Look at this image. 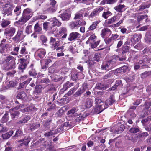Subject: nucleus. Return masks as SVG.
Instances as JSON below:
<instances>
[{
    "label": "nucleus",
    "mask_w": 151,
    "mask_h": 151,
    "mask_svg": "<svg viewBox=\"0 0 151 151\" xmlns=\"http://www.w3.org/2000/svg\"><path fill=\"white\" fill-rule=\"evenodd\" d=\"M14 6L12 4L9 3L5 4L3 6V14L7 16L12 15V11Z\"/></svg>",
    "instance_id": "1"
},
{
    "label": "nucleus",
    "mask_w": 151,
    "mask_h": 151,
    "mask_svg": "<svg viewBox=\"0 0 151 151\" xmlns=\"http://www.w3.org/2000/svg\"><path fill=\"white\" fill-rule=\"evenodd\" d=\"M86 22L83 20L72 21L69 24L70 27L72 29H77L79 27L86 24Z\"/></svg>",
    "instance_id": "2"
},
{
    "label": "nucleus",
    "mask_w": 151,
    "mask_h": 151,
    "mask_svg": "<svg viewBox=\"0 0 151 151\" xmlns=\"http://www.w3.org/2000/svg\"><path fill=\"white\" fill-rule=\"evenodd\" d=\"M16 29L14 27H9L6 29L4 34L6 38H9L12 37L15 33Z\"/></svg>",
    "instance_id": "3"
},
{
    "label": "nucleus",
    "mask_w": 151,
    "mask_h": 151,
    "mask_svg": "<svg viewBox=\"0 0 151 151\" xmlns=\"http://www.w3.org/2000/svg\"><path fill=\"white\" fill-rule=\"evenodd\" d=\"M99 54L96 53L94 55L93 58H91L90 57H89V60L87 61L86 63L90 66H92L96 63V62L99 60Z\"/></svg>",
    "instance_id": "4"
},
{
    "label": "nucleus",
    "mask_w": 151,
    "mask_h": 151,
    "mask_svg": "<svg viewBox=\"0 0 151 151\" xmlns=\"http://www.w3.org/2000/svg\"><path fill=\"white\" fill-rule=\"evenodd\" d=\"M114 65H113L109 61L104 62L101 66V69L103 70L108 71L111 70Z\"/></svg>",
    "instance_id": "5"
},
{
    "label": "nucleus",
    "mask_w": 151,
    "mask_h": 151,
    "mask_svg": "<svg viewBox=\"0 0 151 151\" xmlns=\"http://www.w3.org/2000/svg\"><path fill=\"white\" fill-rule=\"evenodd\" d=\"M80 37L81 35L80 33L77 32H73L70 34L68 39V40L70 41H75L80 38Z\"/></svg>",
    "instance_id": "6"
},
{
    "label": "nucleus",
    "mask_w": 151,
    "mask_h": 151,
    "mask_svg": "<svg viewBox=\"0 0 151 151\" xmlns=\"http://www.w3.org/2000/svg\"><path fill=\"white\" fill-rule=\"evenodd\" d=\"M126 59V57L124 56L122 57L121 58H119L118 55H114L111 57V59L109 61L113 65L115 66V64L117 60H119V61H124Z\"/></svg>",
    "instance_id": "7"
},
{
    "label": "nucleus",
    "mask_w": 151,
    "mask_h": 151,
    "mask_svg": "<svg viewBox=\"0 0 151 151\" xmlns=\"http://www.w3.org/2000/svg\"><path fill=\"white\" fill-rule=\"evenodd\" d=\"M24 107V105L19 106L18 107L17 106L15 108H12L10 109V111H13L12 112H11V116L12 118L13 119L15 118H17L19 116L20 114L19 112L18 111H14L16 109H20Z\"/></svg>",
    "instance_id": "8"
},
{
    "label": "nucleus",
    "mask_w": 151,
    "mask_h": 151,
    "mask_svg": "<svg viewBox=\"0 0 151 151\" xmlns=\"http://www.w3.org/2000/svg\"><path fill=\"white\" fill-rule=\"evenodd\" d=\"M31 140V138L29 136L25 137L24 139H22L18 141V142L20 143L19 146H22L23 145L27 146Z\"/></svg>",
    "instance_id": "9"
},
{
    "label": "nucleus",
    "mask_w": 151,
    "mask_h": 151,
    "mask_svg": "<svg viewBox=\"0 0 151 151\" xmlns=\"http://www.w3.org/2000/svg\"><path fill=\"white\" fill-rule=\"evenodd\" d=\"M23 33L22 31L18 30L16 35L12 38V40L16 43L19 42L21 40V37Z\"/></svg>",
    "instance_id": "10"
},
{
    "label": "nucleus",
    "mask_w": 151,
    "mask_h": 151,
    "mask_svg": "<svg viewBox=\"0 0 151 151\" xmlns=\"http://www.w3.org/2000/svg\"><path fill=\"white\" fill-rule=\"evenodd\" d=\"M10 45L8 44H4L3 43L0 44V53L1 54H6L7 53L8 48Z\"/></svg>",
    "instance_id": "11"
},
{
    "label": "nucleus",
    "mask_w": 151,
    "mask_h": 151,
    "mask_svg": "<svg viewBox=\"0 0 151 151\" xmlns=\"http://www.w3.org/2000/svg\"><path fill=\"white\" fill-rule=\"evenodd\" d=\"M46 51L44 49H39L35 53V56L36 57L43 58L45 55Z\"/></svg>",
    "instance_id": "12"
},
{
    "label": "nucleus",
    "mask_w": 151,
    "mask_h": 151,
    "mask_svg": "<svg viewBox=\"0 0 151 151\" xmlns=\"http://www.w3.org/2000/svg\"><path fill=\"white\" fill-rule=\"evenodd\" d=\"M103 9V8L101 6H99L98 8L95 9L89 15L90 17L93 18L99 14Z\"/></svg>",
    "instance_id": "13"
},
{
    "label": "nucleus",
    "mask_w": 151,
    "mask_h": 151,
    "mask_svg": "<svg viewBox=\"0 0 151 151\" xmlns=\"http://www.w3.org/2000/svg\"><path fill=\"white\" fill-rule=\"evenodd\" d=\"M30 18L28 16L27 17L23 14L20 19L18 21L16 22L15 23L19 24L21 25H23Z\"/></svg>",
    "instance_id": "14"
},
{
    "label": "nucleus",
    "mask_w": 151,
    "mask_h": 151,
    "mask_svg": "<svg viewBox=\"0 0 151 151\" xmlns=\"http://www.w3.org/2000/svg\"><path fill=\"white\" fill-rule=\"evenodd\" d=\"M15 68V63H6L4 64L3 66L4 70L8 71Z\"/></svg>",
    "instance_id": "15"
},
{
    "label": "nucleus",
    "mask_w": 151,
    "mask_h": 151,
    "mask_svg": "<svg viewBox=\"0 0 151 151\" xmlns=\"http://www.w3.org/2000/svg\"><path fill=\"white\" fill-rule=\"evenodd\" d=\"M115 102V100L114 99L113 96H111L109 99L106 100L104 103L105 106H106V108L108 106L111 105L112 104Z\"/></svg>",
    "instance_id": "16"
},
{
    "label": "nucleus",
    "mask_w": 151,
    "mask_h": 151,
    "mask_svg": "<svg viewBox=\"0 0 151 151\" xmlns=\"http://www.w3.org/2000/svg\"><path fill=\"white\" fill-rule=\"evenodd\" d=\"M111 31L108 28H106L103 29L101 32V34L102 37H104L105 36H109L111 35Z\"/></svg>",
    "instance_id": "17"
},
{
    "label": "nucleus",
    "mask_w": 151,
    "mask_h": 151,
    "mask_svg": "<svg viewBox=\"0 0 151 151\" xmlns=\"http://www.w3.org/2000/svg\"><path fill=\"white\" fill-rule=\"evenodd\" d=\"M142 35L141 34H135L131 39V42H138L141 38Z\"/></svg>",
    "instance_id": "18"
},
{
    "label": "nucleus",
    "mask_w": 151,
    "mask_h": 151,
    "mask_svg": "<svg viewBox=\"0 0 151 151\" xmlns=\"http://www.w3.org/2000/svg\"><path fill=\"white\" fill-rule=\"evenodd\" d=\"M106 109V107L95 106V107L93 109V111L96 114H98L102 111Z\"/></svg>",
    "instance_id": "19"
},
{
    "label": "nucleus",
    "mask_w": 151,
    "mask_h": 151,
    "mask_svg": "<svg viewBox=\"0 0 151 151\" xmlns=\"http://www.w3.org/2000/svg\"><path fill=\"white\" fill-rule=\"evenodd\" d=\"M95 106H105L104 102L99 97H97L95 98Z\"/></svg>",
    "instance_id": "20"
},
{
    "label": "nucleus",
    "mask_w": 151,
    "mask_h": 151,
    "mask_svg": "<svg viewBox=\"0 0 151 151\" xmlns=\"http://www.w3.org/2000/svg\"><path fill=\"white\" fill-rule=\"evenodd\" d=\"M121 16V14L116 15L107 20L106 23L108 24H112L117 19H119Z\"/></svg>",
    "instance_id": "21"
},
{
    "label": "nucleus",
    "mask_w": 151,
    "mask_h": 151,
    "mask_svg": "<svg viewBox=\"0 0 151 151\" xmlns=\"http://www.w3.org/2000/svg\"><path fill=\"white\" fill-rule=\"evenodd\" d=\"M15 58L13 56L9 55L5 58L4 61L6 63H15Z\"/></svg>",
    "instance_id": "22"
},
{
    "label": "nucleus",
    "mask_w": 151,
    "mask_h": 151,
    "mask_svg": "<svg viewBox=\"0 0 151 151\" xmlns=\"http://www.w3.org/2000/svg\"><path fill=\"white\" fill-rule=\"evenodd\" d=\"M59 16L63 20H68L69 19L70 15L68 13L65 12L60 14Z\"/></svg>",
    "instance_id": "23"
},
{
    "label": "nucleus",
    "mask_w": 151,
    "mask_h": 151,
    "mask_svg": "<svg viewBox=\"0 0 151 151\" xmlns=\"http://www.w3.org/2000/svg\"><path fill=\"white\" fill-rule=\"evenodd\" d=\"M128 68L127 66H123L116 69L115 71L118 73H125Z\"/></svg>",
    "instance_id": "24"
},
{
    "label": "nucleus",
    "mask_w": 151,
    "mask_h": 151,
    "mask_svg": "<svg viewBox=\"0 0 151 151\" xmlns=\"http://www.w3.org/2000/svg\"><path fill=\"white\" fill-rule=\"evenodd\" d=\"M145 43L150 44L151 43V31L150 33L147 32L145 37Z\"/></svg>",
    "instance_id": "25"
},
{
    "label": "nucleus",
    "mask_w": 151,
    "mask_h": 151,
    "mask_svg": "<svg viewBox=\"0 0 151 151\" xmlns=\"http://www.w3.org/2000/svg\"><path fill=\"white\" fill-rule=\"evenodd\" d=\"M78 110V109H76L75 108H73L71 110L68 111L67 114L71 116H76L77 115L75 113L77 112Z\"/></svg>",
    "instance_id": "26"
},
{
    "label": "nucleus",
    "mask_w": 151,
    "mask_h": 151,
    "mask_svg": "<svg viewBox=\"0 0 151 151\" xmlns=\"http://www.w3.org/2000/svg\"><path fill=\"white\" fill-rule=\"evenodd\" d=\"M117 0H103L100 3L101 5H103L105 4H113L116 3Z\"/></svg>",
    "instance_id": "27"
},
{
    "label": "nucleus",
    "mask_w": 151,
    "mask_h": 151,
    "mask_svg": "<svg viewBox=\"0 0 151 151\" xmlns=\"http://www.w3.org/2000/svg\"><path fill=\"white\" fill-rule=\"evenodd\" d=\"M150 6V1L143 3L139 6V10H143L145 8H148Z\"/></svg>",
    "instance_id": "28"
},
{
    "label": "nucleus",
    "mask_w": 151,
    "mask_h": 151,
    "mask_svg": "<svg viewBox=\"0 0 151 151\" xmlns=\"http://www.w3.org/2000/svg\"><path fill=\"white\" fill-rule=\"evenodd\" d=\"M31 12V10L30 9L27 8L24 10L23 14L27 17L28 16L30 19L31 17L32 16Z\"/></svg>",
    "instance_id": "29"
},
{
    "label": "nucleus",
    "mask_w": 151,
    "mask_h": 151,
    "mask_svg": "<svg viewBox=\"0 0 151 151\" xmlns=\"http://www.w3.org/2000/svg\"><path fill=\"white\" fill-rule=\"evenodd\" d=\"M13 133V131H10L8 133L4 134L2 135V137L3 139H6L9 138Z\"/></svg>",
    "instance_id": "30"
},
{
    "label": "nucleus",
    "mask_w": 151,
    "mask_h": 151,
    "mask_svg": "<svg viewBox=\"0 0 151 151\" xmlns=\"http://www.w3.org/2000/svg\"><path fill=\"white\" fill-rule=\"evenodd\" d=\"M125 7V6L124 5L119 4L115 7L114 9L118 12H121L122 11V9Z\"/></svg>",
    "instance_id": "31"
},
{
    "label": "nucleus",
    "mask_w": 151,
    "mask_h": 151,
    "mask_svg": "<svg viewBox=\"0 0 151 151\" xmlns=\"http://www.w3.org/2000/svg\"><path fill=\"white\" fill-rule=\"evenodd\" d=\"M93 101L92 100L89 98H87L85 103V105L86 107L89 108L92 106Z\"/></svg>",
    "instance_id": "32"
},
{
    "label": "nucleus",
    "mask_w": 151,
    "mask_h": 151,
    "mask_svg": "<svg viewBox=\"0 0 151 151\" xmlns=\"http://www.w3.org/2000/svg\"><path fill=\"white\" fill-rule=\"evenodd\" d=\"M72 86H73V83L69 82H67L63 85V87L62 90H63V91H65Z\"/></svg>",
    "instance_id": "33"
},
{
    "label": "nucleus",
    "mask_w": 151,
    "mask_h": 151,
    "mask_svg": "<svg viewBox=\"0 0 151 151\" xmlns=\"http://www.w3.org/2000/svg\"><path fill=\"white\" fill-rule=\"evenodd\" d=\"M96 38V37L94 34L91 35L86 42V44L91 43V42L94 41Z\"/></svg>",
    "instance_id": "34"
},
{
    "label": "nucleus",
    "mask_w": 151,
    "mask_h": 151,
    "mask_svg": "<svg viewBox=\"0 0 151 151\" xmlns=\"http://www.w3.org/2000/svg\"><path fill=\"white\" fill-rule=\"evenodd\" d=\"M53 25L52 26H56L58 27L60 26L61 25V23L59 22L56 18L54 17L52 19Z\"/></svg>",
    "instance_id": "35"
},
{
    "label": "nucleus",
    "mask_w": 151,
    "mask_h": 151,
    "mask_svg": "<svg viewBox=\"0 0 151 151\" xmlns=\"http://www.w3.org/2000/svg\"><path fill=\"white\" fill-rule=\"evenodd\" d=\"M26 96V95L24 92H21L18 93L16 97L17 99H24Z\"/></svg>",
    "instance_id": "36"
},
{
    "label": "nucleus",
    "mask_w": 151,
    "mask_h": 151,
    "mask_svg": "<svg viewBox=\"0 0 151 151\" xmlns=\"http://www.w3.org/2000/svg\"><path fill=\"white\" fill-rule=\"evenodd\" d=\"M34 30L36 32L41 33L42 31V28L39 25L38 23H37L34 26Z\"/></svg>",
    "instance_id": "37"
},
{
    "label": "nucleus",
    "mask_w": 151,
    "mask_h": 151,
    "mask_svg": "<svg viewBox=\"0 0 151 151\" xmlns=\"http://www.w3.org/2000/svg\"><path fill=\"white\" fill-rule=\"evenodd\" d=\"M10 21L8 20L3 19L1 25L3 27H5L10 24Z\"/></svg>",
    "instance_id": "38"
},
{
    "label": "nucleus",
    "mask_w": 151,
    "mask_h": 151,
    "mask_svg": "<svg viewBox=\"0 0 151 151\" xmlns=\"http://www.w3.org/2000/svg\"><path fill=\"white\" fill-rule=\"evenodd\" d=\"M43 26L44 29L47 30V29L49 28H51L52 26H51L50 22H46L43 23Z\"/></svg>",
    "instance_id": "39"
},
{
    "label": "nucleus",
    "mask_w": 151,
    "mask_h": 151,
    "mask_svg": "<svg viewBox=\"0 0 151 151\" xmlns=\"http://www.w3.org/2000/svg\"><path fill=\"white\" fill-rule=\"evenodd\" d=\"M30 119V116H27L25 117L22 120H21L19 121L18 122V123L19 124H20L22 123H26L28 120Z\"/></svg>",
    "instance_id": "40"
},
{
    "label": "nucleus",
    "mask_w": 151,
    "mask_h": 151,
    "mask_svg": "<svg viewBox=\"0 0 151 151\" xmlns=\"http://www.w3.org/2000/svg\"><path fill=\"white\" fill-rule=\"evenodd\" d=\"M112 13L110 11L104 12L102 14V17L105 19H107L108 17L112 15Z\"/></svg>",
    "instance_id": "41"
},
{
    "label": "nucleus",
    "mask_w": 151,
    "mask_h": 151,
    "mask_svg": "<svg viewBox=\"0 0 151 151\" xmlns=\"http://www.w3.org/2000/svg\"><path fill=\"white\" fill-rule=\"evenodd\" d=\"M27 53L26 47L25 46L21 47L19 52V54L22 55L21 56H22L23 55H25Z\"/></svg>",
    "instance_id": "42"
},
{
    "label": "nucleus",
    "mask_w": 151,
    "mask_h": 151,
    "mask_svg": "<svg viewBox=\"0 0 151 151\" xmlns=\"http://www.w3.org/2000/svg\"><path fill=\"white\" fill-rule=\"evenodd\" d=\"M104 40L106 43L109 46H111L113 43V41L111 37L105 39Z\"/></svg>",
    "instance_id": "43"
},
{
    "label": "nucleus",
    "mask_w": 151,
    "mask_h": 151,
    "mask_svg": "<svg viewBox=\"0 0 151 151\" xmlns=\"http://www.w3.org/2000/svg\"><path fill=\"white\" fill-rule=\"evenodd\" d=\"M21 7L19 6H17L14 10V12L16 16L19 15L21 13Z\"/></svg>",
    "instance_id": "44"
},
{
    "label": "nucleus",
    "mask_w": 151,
    "mask_h": 151,
    "mask_svg": "<svg viewBox=\"0 0 151 151\" xmlns=\"http://www.w3.org/2000/svg\"><path fill=\"white\" fill-rule=\"evenodd\" d=\"M9 119L8 115L7 113H6L3 116L1 119V122L3 123H4L7 122Z\"/></svg>",
    "instance_id": "45"
},
{
    "label": "nucleus",
    "mask_w": 151,
    "mask_h": 151,
    "mask_svg": "<svg viewBox=\"0 0 151 151\" xmlns=\"http://www.w3.org/2000/svg\"><path fill=\"white\" fill-rule=\"evenodd\" d=\"M56 9L53 6H50L46 9L45 11H46V12L48 13H53L55 11Z\"/></svg>",
    "instance_id": "46"
},
{
    "label": "nucleus",
    "mask_w": 151,
    "mask_h": 151,
    "mask_svg": "<svg viewBox=\"0 0 151 151\" xmlns=\"http://www.w3.org/2000/svg\"><path fill=\"white\" fill-rule=\"evenodd\" d=\"M40 126V124L32 123L31 124L30 128L31 130L34 129H36L37 128L39 127Z\"/></svg>",
    "instance_id": "47"
},
{
    "label": "nucleus",
    "mask_w": 151,
    "mask_h": 151,
    "mask_svg": "<svg viewBox=\"0 0 151 151\" xmlns=\"http://www.w3.org/2000/svg\"><path fill=\"white\" fill-rule=\"evenodd\" d=\"M78 75L79 73L77 72L72 73L71 78L72 80L74 81L78 79Z\"/></svg>",
    "instance_id": "48"
},
{
    "label": "nucleus",
    "mask_w": 151,
    "mask_h": 151,
    "mask_svg": "<svg viewBox=\"0 0 151 151\" xmlns=\"http://www.w3.org/2000/svg\"><path fill=\"white\" fill-rule=\"evenodd\" d=\"M98 24V22H95L93 23L89 27L88 29L90 30H92L95 29L97 25Z\"/></svg>",
    "instance_id": "49"
},
{
    "label": "nucleus",
    "mask_w": 151,
    "mask_h": 151,
    "mask_svg": "<svg viewBox=\"0 0 151 151\" xmlns=\"http://www.w3.org/2000/svg\"><path fill=\"white\" fill-rule=\"evenodd\" d=\"M32 25H31L27 26L25 29V32L27 34H29L32 33Z\"/></svg>",
    "instance_id": "50"
},
{
    "label": "nucleus",
    "mask_w": 151,
    "mask_h": 151,
    "mask_svg": "<svg viewBox=\"0 0 151 151\" xmlns=\"http://www.w3.org/2000/svg\"><path fill=\"white\" fill-rule=\"evenodd\" d=\"M96 88L99 90H104L106 89L105 86L103 84L101 83L97 84Z\"/></svg>",
    "instance_id": "51"
},
{
    "label": "nucleus",
    "mask_w": 151,
    "mask_h": 151,
    "mask_svg": "<svg viewBox=\"0 0 151 151\" xmlns=\"http://www.w3.org/2000/svg\"><path fill=\"white\" fill-rule=\"evenodd\" d=\"M130 48V47L125 46L124 45L123 47L122 48V53L123 54L128 52L129 51V50Z\"/></svg>",
    "instance_id": "52"
},
{
    "label": "nucleus",
    "mask_w": 151,
    "mask_h": 151,
    "mask_svg": "<svg viewBox=\"0 0 151 151\" xmlns=\"http://www.w3.org/2000/svg\"><path fill=\"white\" fill-rule=\"evenodd\" d=\"M55 134V132H54L53 130H52L49 132H46L44 134V136L45 137H49L52 136Z\"/></svg>",
    "instance_id": "53"
},
{
    "label": "nucleus",
    "mask_w": 151,
    "mask_h": 151,
    "mask_svg": "<svg viewBox=\"0 0 151 151\" xmlns=\"http://www.w3.org/2000/svg\"><path fill=\"white\" fill-rule=\"evenodd\" d=\"M113 75V72L112 71L109 72L108 74L105 75L104 77V79H107L111 77Z\"/></svg>",
    "instance_id": "54"
},
{
    "label": "nucleus",
    "mask_w": 151,
    "mask_h": 151,
    "mask_svg": "<svg viewBox=\"0 0 151 151\" xmlns=\"http://www.w3.org/2000/svg\"><path fill=\"white\" fill-rule=\"evenodd\" d=\"M139 131L138 128L133 127L131 128L129 130V132L135 134L138 132Z\"/></svg>",
    "instance_id": "55"
},
{
    "label": "nucleus",
    "mask_w": 151,
    "mask_h": 151,
    "mask_svg": "<svg viewBox=\"0 0 151 151\" xmlns=\"http://www.w3.org/2000/svg\"><path fill=\"white\" fill-rule=\"evenodd\" d=\"M100 42V40H98L96 42L93 43L92 42H91V43H89L90 45V46L92 48H96L97 45L99 44Z\"/></svg>",
    "instance_id": "56"
},
{
    "label": "nucleus",
    "mask_w": 151,
    "mask_h": 151,
    "mask_svg": "<svg viewBox=\"0 0 151 151\" xmlns=\"http://www.w3.org/2000/svg\"><path fill=\"white\" fill-rule=\"evenodd\" d=\"M67 30L66 28L65 27H61L59 29V33L60 34H64L66 33Z\"/></svg>",
    "instance_id": "57"
},
{
    "label": "nucleus",
    "mask_w": 151,
    "mask_h": 151,
    "mask_svg": "<svg viewBox=\"0 0 151 151\" xmlns=\"http://www.w3.org/2000/svg\"><path fill=\"white\" fill-rule=\"evenodd\" d=\"M15 85V83L13 81H10L9 82L7 86H6L5 87L6 88H8L10 87H14Z\"/></svg>",
    "instance_id": "58"
},
{
    "label": "nucleus",
    "mask_w": 151,
    "mask_h": 151,
    "mask_svg": "<svg viewBox=\"0 0 151 151\" xmlns=\"http://www.w3.org/2000/svg\"><path fill=\"white\" fill-rule=\"evenodd\" d=\"M45 0H35V3L37 6H40L41 4L44 2Z\"/></svg>",
    "instance_id": "59"
},
{
    "label": "nucleus",
    "mask_w": 151,
    "mask_h": 151,
    "mask_svg": "<svg viewBox=\"0 0 151 151\" xmlns=\"http://www.w3.org/2000/svg\"><path fill=\"white\" fill-rule=\"evenodd\" d=\"M94 0H83L82 2L83 3H85L87 5H89L92 4Z\"/></svg>",
    "instance_id": "60"
},
{
    "label": "nucleus",
    "mask_w": 151,
    "mask_h": 151,
    "mask_svg": "<svg viewBox=\"0 0 151 151\" xmlns=\"http://www.w3.org/2000/svg\"><path fill=\"white\" fill-rule=\"evenodd\" d=\"M19 49V46L15 47L13 49V51L14 52H13L14 53H12L13 55H17L18 54V51Z\"/></svg>",
    "instance_id": "61"
},
{
    "label": "nucleus",
    "mask_w": 151,
    "mask_h": 151,
    "mask_svg": "<svg viewBox=\"0 0 151 151\" xmlns=\"http://www.w3.org/2000/svg\"><path fill=\"white\" fill-rule=\"evenodd\" d=\"M84 92L81 89H79L77 91L75 95L76 96H78L81 95Z\"/></svg>",
    "instance_id": "62"
},
{
    "label": "nucleus",
    "mask_w": 151,
    "mask_h": 151,
    "mask_svg": "<svg viewBox=\"0 0 151 151\" xmlns=\"http://www.w3.org/2000/svg\"><path fill=\"white\" fill-rule=\"evenodd\" d=\"M16 72L15 70H13L12 71H9L7 73V75L9 77H12L14 76V74Z\"/></svg>",
    "instance_id": "63"
},
{
    "label": "nucleus",
    "mask_w": 151,
    "mask_h": 151,
    "mask_svg": "<svg viewBox=\"0 0 151 151\" xmlns=\"http://www.w3.org/2000/svg\"><path fill=\"white\" fill-rule=\"evenodd\" d=\"M151 120V116H149L145 119H143L142 121V123L149 122Z\"/></svg>",
    "instance_id": "64"
}]
</instances>
